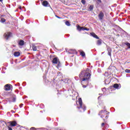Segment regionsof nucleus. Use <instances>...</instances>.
<instances>
[{
    "instance_id": "nucleus-1",
    "label": "nucleus",
    "mask_w": 130,
    "mask_h": 130,
    "mask_svg": "<svg viewBox=\"0 0 130 130\" xmlns=\"http://www.w3.org/2000/svg\"><path fill=\"white\" fill-rule=\"evenodd\" d=\"M90 72H91V70H90L89 68H87L86 70H83L79 74V78L80 79L83 78L82 79L83 82L88 81L91 79V74H90Z\"/></svg>"
},
{
    "instance_id": "nucleus-2",
    "label": "nucleus",
    "mask_w": 130,
    "mask_h": 130,
    "mask_svg": "<svg viewBox=\"0 0 130 130\" xmlns=\"http://www.w3.org/2000/svg\"><path fill=\"white\" fill-rule=\"evenodd\" d=\"M104 110H101L100 111L99 115L101 116V118L105 117V119H103V120H104V121L106 123V121H105V119H108V117H109V116L108 115V114H109V112L106 111V109L105 108V107L104 108Z\"/></svg>"
},
{
    "instance_id": "nucleus-3",
    "label": "nucleus",
    "mask_w": 130,
    "mask_h": 130,
    "mask_svg": "<svg viewBox=\"0 0 130 130\" xmlns=\"http://www.w3.org/2000/svg\"><path fill=\"white\" fill-rule=\"evenodd\" d=\"M78 102L80 105V107H78V109H82L83 111L86 110V106H83V102H82V98H80L78 99Z\"/></svg>"
},
{
    "instance_id": "nucleus-4",
    "label": "nucleus",
    "mask_w": 130,
    "mask_h": 130,
    "mask_svg": "<svg viewBox=\"0 0 130 130\" xmlns=\"http://www.w3.org/2000/svg\"><path fill=\"white\" fill-rule=\"evenodd\" d=\"M7 95L10 96V99H12V102H16V95L14 94L13 92H10Z\"/></svg>"
},
{
    "instance_id": "nucleus-5",
    "label": "nucleus",
    "mask_w": 130,
    "mask_h": 130,
    "mask_svg": "<svg viewBox=\"0 0 130 130\" xmlns=\"http://www.w3.org/2000/svg\"><path fill=\"white\" fill-rule=\"evenodd\" d=\"M4 89L5 91H10V90H13V85L8 84L5 85Z\"/></svg>"
},
{
    "instance_id": "nucleus-6",
    "label": "nucleus",
    "mask_w": 130,
    "mask_h": 130,
    "mask_svg": "<svg viewBox=\"0 0 130 130\" xmlns=\"http://www.w3.org/2000/svg\"><path fill=\"white\" fill-rule=\"evenodd\" d=\"M4 36L6 40H8L10 37H12L13 36V34L11 32H7L4 34Z\"/></svg>"
},
{
    "instance_id": "nucleus-7",
    "label": "nucleus",
    "mask_w": 130,
    "mask_h": 130,
    "mask_svg": "<svg viewBox=\"0 0 130 130\" xmlns=\"http://www.w3.org/2000/svg\"><path fill=\"white\" fill-rule=\"evenodd\" d=\"M8 123L9 124V126H11V127H13V126H16L17 124H18L16 121H10L8 122Z\"/></svg>"
},
{
    "instance_id": "nucleus-8",
    "label": "nucleus",
    "mask_w": 130,
    "mask_h": 130,
    "mask_svg": "<svg viewBox=\"0 0 130 130\" xmlns=\"http://www.w3.org/2000/svg\"><path fill=\"white\" fill-rule=\"evenodd\" d=\"M99 19L101 21H102L103 20V18H104V13L102 12V11H101L99 14Z\"/></svg>"
},
{
    "instance_id": "nucleus-9",
    "label": "nucleus",
    "mask_w": 130,
    "mask_h": 130,
    "mask_svg": "<svg viewBox=\"0 0 130 130\" xmlns=\"http://www.w3.org/2000/svg\"><path fill=\"white\" fill-rule=\"evenodd\" d=\"M68 53L70 54H77V50L75 49H70L68 51Z\"/></svg>"
},
{
    "instance_id": "nucleus-10",
    "label": "nucleus",
    "mask_w": 130,
    "mask_h": 130,
    "mask_svg": "<svg viewBox=\"0 0 130 130\" xmlns=\"http://www.w3.org/2000/svg\"><path fill=\"white\" fill-rule=\"evenodd\" d=\"M59 61V59H58V58L55 57L53 59L52 62H53V63H54L55 64H56L57 63H58Z\"/></svg>"
},
{
    "instance_id": "nucleus-11",
    "label": "nucleus",
    "mask_w": 130,
    "mask_h": 130,
    "mask_svg": "<svg viewBox=\"0 0 130 130\" xmlns=\"http://www.w3.org/2000/svg\"><path fill=\"white\" fill-rule=\"evenodd\" d=\"M79 51L80 55H81L82 57H86V54L85 53V52H84V51L79 50Z\"/></svg>"
},
{
    "instance_id": "nucleus-12",
    "label": "nucleus",
    "mask_w": 130,
    "mask_h": 130,
    "mask_svg": "<svg viewBox=\"0 0 130 130\" xmlns=\"http://www.w3.org/2000/svg\"><path fill=\"white\" fill-rule=\"evenodd\" d=\"M25 42L22 40H21L18 42V45H19V46H23Z\"/></svg>"
},
{
    "instance_id": "nucleus-13",
    "label": "nucleus",
    "mask_w": 130,
    "mask_h": 130,
    "mask_svg": "<svg viewBox=\"0 0 130 130\" xmlns=\"http://www.w3.org/2000/svg\"><path fill=\"white\" fill-rule=\"evenodd\" d=\"M42 5L44 7H48V2L47 1H44L42 3Z\"/></svg>"
},
{
    "instance_id": "nucleus-14",
    "label": "nucleus",
    "mask_w": 130,
    "mask_h": 130,
    "mask_svg": "<svg viewBox=\"0 0 130 130\" xmlns=\"http://www.w3.org/2000/svg\"><path fill=\"white\" fill-rule=\"evenodd\" d=\"M91 36H92V37H94V38H96V39H99V37H98V36L95 35V33L92 32L91 33Z\"/></svg>"
},
{
    "instance_id": "nucleus-15",
    "label": "nucleus",
    "mask_w": 130,
    "mask_h": 130,
    "mask_svg": "<svg viewBox=\"0 0 130 130\" xmlns=\"http://www.w3.org/2000/svg\"><path fill=\"white\" fill-rule=\"evenodd\" d=\"M77 29L79 31H84V26H81L80 25L77 26Z\"/></svg>"
},
{
    "instance_id": "nucleus-16",
    "label": "nucleus",
    "mask_w": 130,
    "mask_h": 130,
    "mask_svg": "<svg viewBox=\"0 0 130 130\" xmlns=\"http://www.w3.org/2000/svg\"><path fill=\"white\" fill-rule=\"evenodd\" d=\"M31 47L34 51H37V47L35 45H32Z\"/></svg>"
},
{
    "instance_id": "nucleus-17",
    "label": "nucleus",
    "mask_w": 130,
    "mask_h": 130,
    "mask_svg": "<svg viewBox=\"0 0 130 130\" xmlns=\"http://www.w3.org/2000/svg\"><path fill=\"white\" fill-rule=\"evenodd\" d=\"M96 44L98 45H101V44H102V40L99 39V40H98Z\"/></svg>"
},
{
    "instance_id": "nucleus-18",
    "label": "nucleus",
    "mask_w": 130,
    "mask_h": 130,
    "mask_svg": "<svg viewBox=\"0 0 130 130\" xmlns=\"http://www.w3.org/2000/svg\"><path fill=\"white\" fill-rule=\"evenodd\" d=\"M124 44L126 46V47H127V48H128V49H130V43L126 42L125 43H124Z\"/></svg>"
},
{
    "instance_id": "nucleus-19",
    "label": "nucleus",
    "mask_w": 130,
    "mask_h": 130,
    "mask_svg": "<svg viewBox=\"0 0 130 130\" xmlns=\"http://www.w3.org/2000/svg\"><path fill=\"white\" fill-rule=\"evenodd\" d=\"M113 87L115 88V89H119V85H118V84L116 83L115 84L113 85Z\"/></svg>"
},
{
    "instance_id": "nucleus-20",
    "label": "nucleus",
    "mask_w": 130,
    "mask_h": 130,
    "mask_svg": "<svg viewBox=\"0 0 130 130\" xmlns=\"http://www.w3.org/2000/svg\"><path fill=\"white\" fill-rule=\"evenodd\" d=\"M20 54L19 52H15L14 53V56H20Z\"/></svg>"
},
{
    "instance_id": "nucleus-21",
    "label": "nucleus",
    "mask_w": 130,
    "mask_h": 130,
    "mask_svg": "<svg viewBox=\"0 0 130 130\" xmlns=\"http://www.w3.org/2000/svg\"><path fill=\"white\" fill-rule=\"evenodd\" d=\"M93 5H90L89 9L90 10V11H93Z\"/></svg>"
},
{
    "instance_id": "nucleus-22",
    "label": "nucleus",
    "mask_w": 130,
    "mask_h": 130,
    "mask_svg": "<svg viewBox=\"0 0 130 130\" xmlns=\"http://www.w3.org/2000/svg\"><path fill=\"white\" fill-rule=\"evenodd\" d=\"M65 24L67 26H71V23H70V22H69L68 21L65 22Z\"/></svg>"
},
{
    "instance_id": "nucleus-23",
    "label": "nucleus",
    "mask_w": 130,
    "mask_h": 130,
    "mask_svg": "<svg viewBox=\"0 0 130 130\" xmlns=\"http://www.w3.org/2000/svg\"><path fill=\"white\" fill-rule=\"evenodd\" d=\"M1 22H2V23H5V22H6V19H5L4 18H1Z\"/></svg>"
},
{
    "instance_id": "nucleus-24",
    "label": "nucleus",
    "mask_w": 130,
    "mask_h": 130,
    "mask_svg": "<svg viewBox=\"0 0 130 130\" xmlns=\"http://www.w3.org/2000/svg\"><path fill=\"white\" fill-rule=\"evenodd\" d=\"M61 63H60V62L59 61H58V64H57V67L58 68H59L60 67H61Z\"/></svg>"
},
{
    "instance_id": "nucleus-25",
    "label": "nucleus",
    "mask_w": 130,
    "mask_h": 130,
    "mask_svg": "<svg viewBox=\"0 0 130 130\" xmlns=\"http://www.w3.org/2000/svg\"><path fill=\"white\" fill-rule=\"evenodd\" d=\"M7 128L8 130H13V128H12V126L8 125L7 126Z\"/></svg>"
},
{
    "instance_id": "nucleus-26",
    "label": "nucleus",
    "mask_w": 130,
    "mask_h": 130,
    "mask_svg": "<svg viewBox=\"0 0 130 130\" xmlns=\"http://www.w3.org/2000/svg\"><path fill=\"white\" fill-rule=\"evenodd\" d=\"M101 126V127H104V126H105V123L104 122L102 123Z\"/></svg>"
},
{
    "instance_id": "nucleus-27",
    "label": "nucleus",
    "mask_w": 130,
    "mask_h": 130,
    "mask_svg": "<svg viewBox=\"0 0 130 130\" xmlns=\"http://www.w3.org/2000/svg\"><path fill=\"white\" fill-rule=\"evenodd\" d=\"M125 73H130V70H129V69H126V70H125Z\"/></svg>"
},
{
    "instance_id": "nucleus-28",
    "label": "nucleus",
    "mask_w": 130,
    "mask_h": 130,
    "mask_svg": "<svg viewBox=\"0 0 130 130\" xmlns=\"http://www.w3.org/2000/svg\"><path fill=\"white\" fill-rule=\"evenodd\" d=\"M81 3L83 5H85L86 4V1H85V0H81Z\"/></svg>"
},
{
    "instance_id": "nucleus-29",
    "label": "nucleus",
    "mask_w": 130,
    "mask_h": 130,
    "mask_svg": "<svg viewBox=\"0 0 130 130\" xmlns=\"http://www.w3.org/2000/svg\"><path fill=\"white\" fill-rule=\"evenodd\" d=\"M107 50H108V52H111V48H107Z\"/></svg>"
},
{
    "instance_id": "nucleus-30",
    "label": "nucleus",
    "mask_w": 130,
    "mask_h": 130,
    "mask_svg": "<svg viewBox=\"0 0 130 130\" xmlns=\"http://www.w3.org/2000/svg\"><path fill=\"white\" fill-rule=\"evenodd\" d=\"M86 30V31H89V29L87 27H84L83 31H85Z\"/></svg>"
},
{
    "instance_id": "nucleus-31",
    "label": "nucleus",
    "mask_w": 130,
    "mask_h": 130,
    "mask_svg": "<svg viewBox=\"0 0 130 130\" xmlns=\"http://www.w3.org/2000/svg\"><path fill=\"white\" fill-rule=\"evenodd\" d=\"M55 16L56 18H57L58 19H62V18H61V17L58 16H57V15H55Z\"/></svg>"
},
{
    "instance_id": "nucleus-32",
    "label": "nucleus",
    "mask_w": 130,
    "mask_h": 130,
    "mask_svg": "<svg viewBox=\"0 0 130 130\" xmlns=\"http://www.w3.org/2000/svg\"><path fill=\"white\" fill-rule=\"evenodd\" d=\"M108 54L110 55V56H111V52H108Z\"/></svg>"
},
{
    "instance_id": "nucleus-33",
    "label": "nucleus",
    "mask_w": 130,
    "mask_h": 130,
    "mask_svg": "<svg viewBox=\"0 0 130 130\" xmlns=\"http://www.w3.org/2000/svg\"><path fill=\"white\" fill-rule=\"evenodd\" d=\"M86 87H87V86H86V85H83V88H86Z\"/></svg>"
},
{
    "instance_id": "nucleus-34",
    "label": "nucleus",
    "mask_w": 130,
    "mask_h": 130,
    "mask_svg": "<svg viewBox=\"0 0 130 130\" xmlns=\"http://www.w3.org/2000/svg\"><path fill=\"white\" fill-rule=\"evenodd\" d=\"M19 8L20 9V10H22V7L20 6Z\"/></svg>"
},
{
    "instance_id": "nucleus-35",
    "label": "nucleus",
    "mask_w": 130,
    "mask_h": 130,
    "mask_svg": "<svg viewBox=\"0 0 130 130\" xmlns=\"http://www.w3.org/2000/svg\"><path fill=\"white\" fill-rule=\"evenodd\" d=\"M98 2H99V3H101V0H98Z\"/></svg>"
},
{
    "instance_id": "nucleus-36",
    "label": "nucleus",
    "mask_w": 130,
    "mask_h": 130,
    "mask_svg": "<svg viewBox=\"0 0 130 130\" xmlns=\"http://www.w3.org/2000/svg\"><path fill=\"white\" fill-rule=\"evenodd\" d=\"M22 106H23V104H21V105H20V107H22Z\"/></svg>"
},
{
    "instance_id": "nucleus-37",
    "label": "nucleus",
    "mask_w": 130,
    "mask_h": 130,
    "mask_svg": "<svg viewBox=\"0 0 130 130\" xmlns=\"http://www.w3.org/2000/svg\"><path fill=\"white\" fill-rule=\"evenodd\" d=\"M0 2H3V0H0Z\"/></svg>"
},
{
    "instance_id": "nucleus-38",
    "label": "nucleus",
    "mask_w": 130,
    "mask_h": 130,
    "mask_svg": "<svg viewBox=\"0 0 130 130\" xmlns=\"http://www.w3.org/2000/svg\"><path fill=\"white\" fill-rule=\"evenodd\" d=\"M14 47H16V46H14Z\"/></svg>"
},
{
    "instance_id": "nucleus-39",
    "label": "nucleus",
    "mask_w": 130,
    "mask_h": 130,
    "mask_svg": "<svg viewBox=\"0 0 130 130\" xmlns=\"http://www.w3.org/2000/svg\"><path fill=\"white\" fill-rule=\"evenodd\" d=\"M99 98H100V96H99Z\"/></svg>"
}]
</instances>
